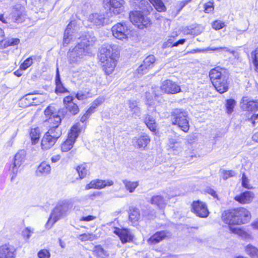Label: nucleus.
Wrapping results in <instances>:
<instances>
[{
  "instance_id": "f257e3e1",
  "label": "nucleus",
  "mask_w": 258,
  "mask_h": 258,
  "mask_svg": "<svg viewBox=\"0 0 258 258\" xmlns=\"http://www.w3.org/2000/svg\"><path fill=\"white\" fill-rule=\"evenodd\" d=\"M119 54L116 45L105 44L101 47L99 58L103 63V69L107 75L111 74L114 71Z\"/></svg>"
},
{
  "instance_id": "f03ea898",
  "label": "nucleus",
  "mask_w": 258,
  "mask_h": 258,
  "mask_svg": "<svg viewBox=\"0 0 258 258\" xmlns=\"http://www.w3.org/2000/svg\"><path fill=\"white\" fill-rule=\"evenodd\" d=\"M222 221L230 226L239 225L248 222L251 214L247 209L242 207L232 210L225 211L222 214Z\"/></svg>"
},
{
  "instance_id": "7ed1b4c3",
  "label": "nucleus",
  "mask_w": 258,
  "mask_h": 258,
  "mask_svg": "<svg viewBox=\"0 0 258 258\" xmlns=\"http://www.w3.org/2000/svg\"><path fill=\"white\" fill-rule=\"evenodd\" d=\"M78 44L69 52L70 63H75L80 61L83 56L89 53L88 47L92 45L96 39L88 34L82 35L78 38Z\"/></svg>"
},
{
  "instance_id": "20e7f679",
  "label": "nucleus",
  "mask_w": 258,
  "mask_h": 258,
  "mask_svg": "<svg viewBox=\"0 0 258 258\" xmlns=\"http://www.w3.org/2000/svg\"><path fill=\"white\" fill-rule=\"evenodd\" d=\"M72 207V203L68 200L58 202L46 224V228H50L56 221L67 216Z\"/></svg>"
},
{
  "instance_id": "39448f33",
  "label": "nucleus",
  "mask_w": 258,
  "mask_h": 258,
  "mask_svg": "<svg viewBox=\"0 0 258 258\" xmlns=\"http://www.w3.org/2000/svg\"><path fill=\"white\" fill-rule=\"evenodd\" d=\"M172 124L177 125L184 132L189 130V122L187 119V113L181 109H174L171 112Z\"/></svg>"
},
{
  "instance_id": "423d86ee",
  "label": "nucleus",
  "mask_w": 258,
  "mask_h": 258,
  "mask_svg": "<svg viewBox=\"0 0 258 258\" xmlns=\"http://www.w3.org/2000/svg\"><path fill=\"white\" fill-rule=\"evenodd\" d=\"M61 130L49 128L44 135L41 143V148L43 150H48L55 144L57 139L61 135Z\"/></svg>"
},
{
  "instance_id": "0eeeda50",
  "label": "nucleus",
  "mask_w": 258,
  "mask_h": 258,
  "mask_svg": "<svg viewBox=\"0 0 258 258\" xmlns=\"http://www.w3.org/2000/svg\"><path fill=\"white\" fill-rule=\"evenodd\" d=\"M130 19L133 24L140 29H144L145 27H147L150 23V19L139 11L131 12Z\"/></svg>"
},
{
  "instance_id": "6e6552de",
  "label": "nucleus",
  "mask_w": 258,
  "mask_h": 258,
  "mask_svg": "<svg viewBox=\"0 0 258 258\" xmlns=\"http://www.w3.org/2000/svg\"><path fill=\"white\" fill-rule=\"evenodd\" d=\"M112 32L113 36L119 40H123L127 38L130 30L126 23H118L112 27Z\"/></svg>"
},
{
  "instance_id": "1a4fd4ad",
  "label": "nucleus",
  "mask_w": 258,
  "mask_h": 258,
  "mask_svg": "<svg viewBox=\"0 0 258 258\" xmlns=\"http://www.w3.org/2000/svg\"><path fill=\"white\" fill-rule=\"evenodd\" d=\"M78 136L79 131L78 127L74 126L68 135V138L61 145V151L62 152H68L71 150Z\"/></svg>"
},
{
  "instance_id": "9d476101",
  "label": "nucleus",
  "mask_w": 258,
  "mask_h": 258,
  "mask_svg": "<svg viewBox=\"0 0 258 258\" xmlns=\"http://www.w3.org/2000/svg\"><path fill=\"white\" fill-rule=\"evenodd\" d=\"M113 233L119 237L120 240L123 244L132 242L134 237L131 230L127 228L114 227Z\"/></svg>"
},
{
  "instance_id": "9b49d317",
  "label": "nucleus",
  "mask_w": 258,
  "mask_h": 258,
  "mask_svg": "<svg viewBox=\"0 0 258 258\" xmlns=\"http://www.w3.org/2000/svg\"><path fill=\"white\" fill-rule=\"evenodd\" d=\"M160 89L167 94H175L181 91L180 87L175 82L166 80L163 82Z\"/></svg>"
},
{
  "instance_id": "f8f14e48",
  "label": "nucleus",
  "mask_w": 258,
  "mask_h": 258,
  "mask_svg": "<svg viewBox=\"0 0 258 258\" xmlns=\"http://www.w3.org/2000/svg\"><path fill=\"white\" fill-rule=\"evenodd\" d=\"M123 3V0H104L105 7L109 8L115 15L121 12Z\"/></svg>"
},
{
  "instance_id": "ddd939ff",
  "label": "nucleus",
  "mask_w": 258,
  "mask_h": 258,
  "mask_svg": "<svg viewBox=\"0 0 258 258\" xmlns=\"http://www.w3.org/2000/svg\"><path fill=\"white\" fill-rule=\"evenodd\" d=\"M193 212L199 217L206 218L209 215V211L205 203L200 201H195L192 204Z\"/></svg>"
},
{
  "instance_id": "4468645a",
  "label": "nucleus",
  "mask_w": 258,
  "mask_h": 258,
  "mask_svg": "<svg viewBox=\"0 0 258 258\" xmlns=\"http://www.w3.org/2000/svg\"><path fill=\"white\" fill-rule=\"evenodd\" d=\"M73 101L72 96H67L63 98V103L65 108L71 114L76 115L79 112V108Z\"/></svg>"
},
{
  "instance_id": "2eb2a0df",
  "label": "nucleus",
  "mask_w": 258,
  "mask_h": 258,
  "mask_svg": "<svg viewBox=\"0 0 258 258\" xmlns=\"http://www.w3.org/2000/svg\"><path fill=\"white\" fill-rule=\"evenodd\" d=\"M25 18L24 7L20 5L15 6L11 14L12 21L20 23L24 21Z\"/></svg>"
},
{
  "instance_id": "dca6fc26",
  "label": "nucleus",
  "mask_w": 258,
  "mask_h": 258,
  "mask_svg": "<svg viewBox=\"0 0 258 258\" xmlns=\"http://www.w3.org/2000/svg\"><path fill=\"white\" fill-rule=\"evenodd\" d=\"M16 250L10 244H4L0 246V258H16Z\"/></svg>"
},
{
  "instance_id": "f3484780",
  "label": "nucleus",
  "mask_w": 258,
  "mask_h": 258,
  "mask_svg": "<svg viewBox=\"0 0 258 258\" xmlns=\"http://www.w3.org/2000/svg\"><path fill=\"white\" fill-rule=\"evenodd\" d=\"M228 77L229 75L228 74L225 76H223L219 80L213 82V86L220 93L222 94L227 91L228 89V83L227 82Z\"/></svg>"
},
{
  "instance_id": "a211bd4d",
  "label": "nucleus",
  "mask_w": 258,
  "mask_h": 258,
  "mask_svg": "<svg viewBox=\"0 0 258 258\" xmlns=\"http://www.w3.org/2000/svg\"><path fill=\"white\" fill-rule=\"evenodd\" d=\"M240 106L244 110L255 111L258 109V102L250 100L247 97H243L240 102Z\"/></svg>"
},
{
  "instance_id": "6ab92c4d",
  "label": "nucleus",
  "mask_w": 258,
  "mask_h": 258,
  "mask_svg": "<svg viewBox=\"0 0 258 258\" xmlns=\"http://www.w3.org/2000/svg\"><path fill=\"white\" fill-rule=\"evenodd\" d=\"M74 24V23L71 22L67 27L63 36V45L68 44L71 41L75 40L77 38V36H75V32L74 31V29H73Z\"/></svg>"
},
{
  "instance_id": "aec40b11",
  "label": "nucleus",
  "mask_w": 258,
  "mask_h": 258,
  "mask_svg": "<svg viewBox=\"0 0 258 258\" xmlns=\"http://www.w3.org/2000/svg\"><path fill=\"white\" fill-rule=\"evenodd\" d=\"M113 182L112 180H95L91 181L87 184L85 189H89L91 188H102L106 186H111L113 185Z\"/></svg>"
},
{
  "instance_id": "412c9836",
  "label": "nucleus",
  "mask_w": 258,
  "mask_h": 258,
  "mask_svg": "<svg viewBox=\"0 0 258 258\" xmlns=\"http://www.w3.org/2000/svg\"><path fill=\"white\" fill-rule=\"evenodd\" d=\"M254 194L249 191H245L240 193L234 197V200L241 204H248L252 202L254 198Z\"/></svg>"
},
{
  "instance_id": "4be33fe9",
  "label": "nucleus",
  "mask_w": 258,
  "mask_h": 258,
  "mask_svg": "<svg viewBox=\"0 0 258 258\" xmlns=\"http://www.w3.org/2000/svg\"><path fill=\"white\" fill-rule=\"evenodd\" d=\"M228 73L224 69H222L219 67L212 69L209 72V77L213 83V81L218 80L223 76L228 75Z\"/></svg>"
},
{
  "instance_id": "5701e85b",
  "label": "nucleus",
  "mask_w": 258,
  "mask_h": 258,
  "mask_svg": "<svg viewBox=\"0 0 258 258\" xmlns=\"http://www.w3.org/2000/svg\"><path fill=\"white\" fill-rule=\"evenodd\" d=\"M150 142L149 137L143 134L139 137H135L133 140V143L137 146L139 148H145Z\"/></svg>"
},
{
  "instance_id": "b1692460",
  "label": "nucleus",
  "mask_w": 258,
  "mask_h": 258,
  "mask_svg": "<svg viewBox=\"0 0 258 258\" xmlns=\"http://www.w3.org/2000/svg\"><path fill=\"white\" fill-rule=\"evenodd\" d=\"M168 233L165 231L157 232L148 240V242L150 244H155L159 243L167 236Z\"/></svg>"
},
{
  "instance_id": "393cba45",
  "label": "nucleus",
  "mask_w": 258,
  "mask_h": 258,
  "mask_svg": "<svg viewBox=\"0 0 258 258\" xmlns=\"http://www.w3.org/2000/svg\"><path fill=\"white\" fill-rule=\"evenodd\" d=\"M105 17L104 15L99 14H91L89 17V21L93 25L100 27L104 25Z\"/></svg>"
},
{
  "instance_id": "a878e982",
  "label": "nucleus",
  "mask_w": 258,
  "mask_h": 258,
  "mask_svg": "<svg viewBox=\"0 0 258 258\" xmlns=\"http://www.w3.org/2000/svg\"><path fill=\"white\" fill-rule=\"evenodd\" d=\"M168 146L169 150L174 154H178L182 151V144L174 139H170Z\"/></svg>"
},
{
  "instance_id": "bb28decb",
  "label": "nucleus",
  "mask_w": 258,
  "mask_h": 258,
  "mask_svg": "<svg viewBox=\"0 0 258 258\" xmlns=\"http://www.w3.org/2000/svg\"><path fill=\"white\" fill-rule=\"evenodd\" d=\"M151 203L156 205L158 208L163 209L166 206L167 201L162 196L157 195L153 196L151 200Z\"/></svg>"
},
{
  "instance_id": "cd10ccee",
  "label": "nucleus",
  "mask_w": 258,
  "mask_h": 258,
  "mask_svg": "<svg viewBox=\"0 0 258 258\" xmlns=\"http://www.w3.org/2000/svg\"><path fill=\"white\" fill-rule=\"evenodd\" d=\"M229 229L231 233L238 235L245 240L252 238V236L250 234L237 227L230 226Z\"/></svg>"
},
{
  "instance_id": "c85d7f7f",
  "label": "nucleus",
  "mask_w": 258,
  "mask_h": 258,
  "mask_svg": "<svg viewBox=\"0 0 258 258\" xmlns=\"http://www.w3.org/2000/svg\"><path fill=\"white\" fill-rule=\"evenodd\" d=\"M55 92L56 93H63L68 92V90L63 86L60 80L58 68L56 69V74L55 77Z\"/></svg>"
},
{
  "instance_id": "c756f323",
  "label": "nucleus",
  "mask_w": 258,
  "mask_h": 258,
  "mask_svg": "<svg viewBox=\"0 0 258 258\" xmlns=\"http://www.w3.org/2000/svg\"><path fill=\"white\" fill-rule=\"evenodd\" d=\"M140 218V211L138 209L132 207L130 209L129 219L133 224L136 223Z\"/></svg>"
},
{
  "instance_id": "7c9ffc66",
  "label": "nucleus",
  "mask_w": 258,
  "mask_h": 258,
  "mask_svg": "<svg viewBox=\"0 0 258 258\" xmlns=\"http://www.w3.org/2000/svg\"><path fill=\"white\" fill-rule=\"evenodd\" d=\"M26 152L24 150H19L15 155L14 162L18 165H21L25 160Z\"/></svg>"
},
{
  "instance_id": "2f4dec72",
  "label": "nucleus",
  "mask_w": 258,
  "mask_h": 258,
  "mask_svg": "<svg viewBox=\"0 0 258 258\" xmlns=\"http://www.w3.org/2000/svg\"><path fill=\"white\" fill-rule=\"evenodd\" d=\"M61 118L60 116L57 115H53V116L50 117L48 119V122L51 124L50 128L61 130L59 127V125L61 122Z\"/></svg>"
},
{
  "instance_id": "473e14b6",
  "label": "nucleus",
  "mask_w": 258,
  "mask_h": 258,
  "mask_svg": "<svg viewBox=\"0 0 258 258\" xmlns=\"http://www.w3.org/2000/svg\"><path fill=\"white\" fill-rule=\"evenodd\" d=\"M76 170L80 179L85 178L89 174V170L86 163L81 164L77 166Z\"/></svg>"
},
{
  "instance_id": "72a5a7b5",
  "label": "nucleus",
  "mask_w": 258,
  "mask_h": 258,
  "mask_svg": "<svg viewBox=\"0 0 258 258\" xmlns=\"http://www.w3.org/2000/svg\"><path fill=\"white\" fill-rule=\"evenodd\" d=\"M94 253L97 258H108L109 254L101 246L95 247Z\"/></svg>"
},
{
  "instance_id": "f704fd0d",
  "label": "nucleus",
  "mask_w": 258,
  "mask_h": 258,
  "mask_svg": "<svg viewBox=\"0 0 258 258\" xmlns=\"http://www.w3.org/2000/svg\"><path fill=\"white\" fill-rule=\"evenodd\" d=\"M245 250L251 258H258V249L255 246L248 244L245 246Z\"/></svg>"
},
{
  "instance_id": "c9c22d12",
  "label": "nucleus",
  "mask_w": 258,
  "mask_h": 258,
  "mask_svg": "<svg viewBox=\"0 0 258 258\" xmlns=\"http://www.w3.org/2000/svg\"><path fill=\"white\" fill-rule=\"evenodd\" d=\"M153 5L155 9L159 12H162L166 11V7L162 0H149Z\"/></svg>"
},
{
  "instance_id": "e433bc0d",
  "label": "nucleus",
  "mask_w": 258,
  "mask_h": 258,
  "mask_svg": "<svg viewBox=\"0 0 258 258\" xmlns=\"http://www.w3.org/2000/svg\"><path fill=\"white\" fill-rule=\"evenodd\" d=\"M30 136L31 139L32 144L35 145L38 142L40 138L39 130L37 128H32L30 132Z\"/></svg>"
},
{
  "instance_id": "4c0bfd02",
  "label": "nucleus",
  "mask_w": 258,
  "mask_h": 258,
  "mask_svg": "<svg viewBox=\"0 0 258 258\" xmlns=\"http://www.w3.org/2000/svg\"><path fill=\"white\" fill-rule=\"evenodd\" d=\"M37 171L41 174L47 175L50 173L51 167L46 162H42L39 165Z\"/></svg>"
},
{
  "instance_id": "58836bf2",
  "label": "nucleus",
  "mask_w": 258,
  "mask_h": 258,
  "mask_svg": "<svg viewBox=\"0 0 258 258\" xmlns=\"http://www.w3.org/2000/svg\"><path fill=\"white\" fill-rule=\"evenodd\" d=\"M123 183L125 185V188L128 190L130 192H133L139 185L137 181L132 182L127 180H123Z\"/></svg>"
},
{
  "instance_id": "ea45409f",
  "label": "nucleus",
  "mask_w": 258,
  "mask_h": 258,
  "mask_svg": "<svg viewBox=\"0 0 258 258\" xmlns=\"http://www.w3.org/2000/svg\"><path fill=\"white\" fill-rule=\"evenodd\" d=\"M145 122L148 127L151 131H154L156 130V124L155 119L150 116H147L145 120Z\"/></svg>"
},
{
  "instance_id": "a19ab883",
  "label": "nucleus",
  "mask_w": 258,
  "mask_h": 258,
  "mask_svg": "<svg viewBox=\"0 0 258 258\" xmlns=\"http://www.w3.org/2000/svg\"><path fill=\"white\" fill-rule=\"evenodd\" d=\"M139 7L142 11L148 13L153 10L150 4L146 0H141L139 3Z\"/></svg>"
},
{
  "instance_id": "79ce46f5",
  "label": "nucleus",
  "mask_w": 258,
  "mask_h": 258,
  "mask_svg": "<svg viewBox=\"0 0 258 258\" xmlns=\"http://www.w3.org/2000/svg\"><path fill=\"white\" fill-rule=\"evenodd\" d=\"M79 238L82 241H85L87 240L93 241L97 239V236L92 233H84L81 234L79 236Z\"/></svg>"
},
{
  "instance_id": "37998d69",
  "label": "nucleus",
  "mask_w": 258,
  "mask_h": 258,
  "mask_svg": "<svg viewBox=\"0 0 258 258\" xmlns=\"http://www.w3.org/2000/svg\"><path fill=\"white\" fill-rule=\"evenodd\" d=\"M251 58L255 67V70L258 73V48L251 52Z\"/></svg>"
},
{
  "instance_id": "c03bdc74",
  "label": "nucleus",
  "mask_w": 258,
  "mask_h": 258,
  "mask_svg": "<svg viewBox=\"0 0 258 258\" xmlns=\"http://www.w3.org/2000/svg\"><path fill=\"white\" fill-rule=\"evenodd\" d=\"M155 61V56L153 55H150L147 56L144 60L143 63L149 69L153 67L154 63Z\"/></svg>"
},
{
  "instance_id": "a18cd8bd",
  "label": "nucleus",
  "mask_w": 258,
  "mask_h": 258,
  "mask_svg": "<svg viewBox=\"0 0 258 258\" xmlns=\"http://www.w3.org/2000/svg\"><path fill=\"white\" fill-rule=\"evenodd\" d=\"M235 104L236 101L234 99H229L226 100L225 105L227 113L230 114L233 112Z\"/></svg>"
},
{
  "instance_id": "49530a36",
  "label": "nucleus",
  "mask_w": 258,
  "mask_h": 258,
  "mask_svg": "<svg viewBox=\"0 0 258 258\" xmlns=\"http://www.w3.org/2000/svg\"><path fill=\"white\" fill-rule=\"evenodd\" d=\"M21 165H18L16 163L13 162L11 167H10V171L11 172V181H13L15 179L17 174L18 172V169Z\"/></svg>"
},
{
  "instance_id": "de8ad7c7",
  "label": "nucleus",
  "mask_w": 258,
  "mask_h": 258,
  "mask_svg": "<svg viewBox=\"0 0 258 258\" xmlns=\"http://www.w3.org/2000/svg\"><path fill=\"white\" fill-rule=\"evenodd\" d=\"M45 115L46 117H52L53 115H56V110L55 107L52 105L48 106L44 111Z\"/></svg>"
},
{
  "instance_id": "09e8293b",
  "label": "nucleus",
  "mask_w": 258,
  "mask_h": 258,
  "mask_svg": "<svg viewBox=\"0 0 258 258\" xmlns=\"http://www.w3.org/2000/svg\"><path fill=\"white\" fill-rule=\"evenodd\" d=\"M204 31V27L201 25H197L194 28L190 27V32L188 33L194 35H198Z\"/></svg>"
},
{
  "instance_id": "8fccbe9b",
  "label": "nucleus",
  "mask_w": 258,
  "mask_h": 258,
  "mask_svg": "<svg viewBox=\"0 0 258 258\" xmlns=\"http://www.w3.org/2000/svg\"><path fill=\"white\" fill-rule=\"evenodd\" d=\"M104 101L103 97H98L92 103L91 106L88 109H91V112H93L95 108L98 106L100 104L103 103Z\"/></svg>"
},
{
  "instance_id": "3c124183",
  "label": "nucleus",
  "mask_w": 258,
  "mask_h": 258,
  "mask_svg": "<svg viewBox=\"0 0 258 258\" xmlns=\"http://www.w3.org/2000/svg\"><path fill=\"white\" fill-rule=\"evenodd\" d=\"M192 0H183L177 3L176 8L177 9V13L175 16L177 15L179 12L185 7L187 4L190 3Z\"/></svg>"
},
{
  "instance_id": "603ef678",
  "label": "nucleus",
  "mask_w": 258,
  "mask_h": 258,
  "mask_svg": "<svg viewBox=\"0 0 258 258\" xmlns=\"http://www.w3.org/2000/svg\"><path fill=\"white\" fill-rule=\"evenodd\" d=\"M33 64V59L31 57L27 58L20 67V70H25Z\"/></svg>"
},
{
  "instance_id": "864d4df0",
  "label": "nucleus",
  "mask_w": 258,
  "mask_h": 258,
  "mask_svg": "<svg viewBox=\"0 0 258 258\" xmlns=\"http://www.w3.org/2000/svg\"><path fill=\"white\" fill-rule=\"evenodd\" d=\"M249 182V180L247 177L246 176L245 173H243L241 178L242 186L245 188L251 189L252 188V186L250 185Z\"/></svg>"
},
{
  "instance_id": "5fc2aeb1",
  "label": "nucleus",
  "mask_w": 258,
  "mask_h": 258,
  "mask_svg": "<svg viewBox=\"0 0 258 258\" xmlns=\"http://www.w3.org/2000/svg\"><path fill=\"white\" fill-rule=\"evenodd\" d=\"M34 233V229L26 227L22 231V235L24 238L28 240L30 238L31 234Z\"/></svg>"
},
{
  "instance_id": "6e6d98bb",
  "label": "nucleus",
  "mask_w": 258,
  "mask_h": 258,
  "mask_svg": "<svg viewBox=\"0 0 258 258\" xmlns=\"http://www.w3.org/2000/svg\"><path fill=\"white\" fill-rule=\"evenodd\" d=\"M236 175V173L233 170H223L222 174V178L224 180H226L228 178L234 176Z\"/></svg>"
},
{
  "instance_id": "4d7b16f0",
  "label": "nucleus",
  "mask_w": 258,
  "mask_h": 258,
  "mask_svg": "<svg viewBox=\"0 0 258 258\" xmlns=\"http://www.w3.org/2000/svg\"><path fill=\"white\" fill-rule=\"evenodd\" d=\"M38 256L39 258H50V254L48 250L44 249L38 252Z\"/></svg>"
},
{
  "instance_id": "13d9d810",
  "label": "nucleus",
  "mask_w": 258,
  "mask_h": 258,
  "mask_svg": "<svg viewBox=\"0 0 258 258\" xmlns=\"http://www.w3.org/2000/svg\"><path fill=\"white\" fill-rule=\"evenodd\" d=\"M214 10L213 3L209 2L204 5V12L206 13H210Z\"/></svg>"
},
{
  "instance_id": "bf43d9fd",
  "label": "nucleus",
  "mask_w": 258,
  "mask_h": 258,
  "mask_svg": "<svg viewBox=\"0 0 258 258\" xmlns=\"http://www.w3.org/2000/svg\"><path fill=\"white\" fill-rule=\"evenodd\" d=\"M225 26L224 22L221 21H215L213 23L212 27L215 30H220Z\"/></svg>"
},
{
  "instance_id": "052dcab7",
  "label": "nucleus",
  "mask_w": 258,
  "mask_h": 258,
  "mask_svg": "<svg viewBox=\"0 0 258 258\" xmlns=\"http://www.w3.org/2000/svg\"><path fill=\"white\" fill-rule=\"evenodd\" d=\"M150 69L147 67L144 63L141 64L137 69L138 74L143 75L147 73Z\"/></svg>"
},
{
  "instance_id": "680f3d73",
  "label": "nucleus",
  "mask_w": 258,
  "mask_h": 258,
  "mask_svg": "<svg viewBox=\"0 0 258 258\" xmlns=\"http://www.w3.org/2000/svg\"><path fill=\"white\" fill-rule=\"evenodd\" d=\"M75 97L79 100H84L88 98V94L80 91L76 94Z\"/></svg>"
},
{
  "instance_id": "e2e57ef3",
  "label": "nucleus",
  "mask_w": 258,
  "mask_h": 258,
  "mask_svg": "<svg viewBox=\"0 0 258 258\" xmlns=\"http://www.w3.org/2000/svg\"><path fill=\"white\" fill-rule=\"evenodd\" d=\"M20 43V40L18 38H11L7 41L8 46H15Z\"/></svg>"
},
{
  "instance_id": "0e129e2a",
  "label": "nucleus",
  "mask_w": 258,
  "mask_h": 258,
  "mask_svg": "<svg viewBox=\"0 0 258 258\" xmlns=\"http://www.w3.org/2000/svg\"><path fill=\"white\" fill-rule=\"evenodd\" d=\"M146 96L147 99V104L149 106H154V102L153 100V97H150V92H147Z\"/></svg>"
},
{
  "instance_id": "69168bd1",
  "label": "nucleus",
  "mask_w": 258,
  "mask_h": 258,
  "mask_svg": "<svg viewBox=\"0 0 258 258\" xmlns=\"http://www.w3.org/2000/svg\"><path fill=\"white\" fill-rule=\"evenodd\" d=\"M100 196H101V193L100 192H95L92 194L88 195L85 196V199L94 200L96 198L100 197Z\"/></svg>"
},
{
  "instance_id": "338daca9",
  "label": "nucleus",
  "mask_w": 258,
  "mask_h": 258,
  "mask_svg": "<svg viewBox=\"0 0 258 258\" xmlns=\"http://www.w3.org/2000/svg\"><path fill=\"white\" fill-rule=\"evenodd\" d=\"M92 112H91V109H88L86 113L81 117L80 121L82 122H84L89 116L91 114Z\"/></svg>"
},
{
  "instance_id": "774afa93",
  "label": "nucleus",
  "mask_w": 258,
  "mask_h": 258,
  "mask_svg": "<svg viewBox=\"0 0 258 258\" xmlns=\"http://www.w3.org/2000/svg\"><path fill=\"white\" fill-rule=\"evenodd\" d=\"M159 92L160 90L158 87H154L152 88V93L153 94L155 98L160 95Z\"/></svg>"
}]
</instances>
